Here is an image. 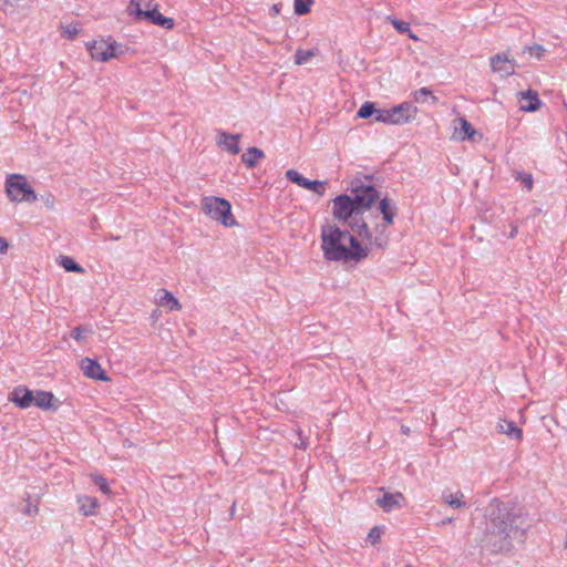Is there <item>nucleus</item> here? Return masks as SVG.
Returning a JSON list of instances; mask_svg holds the SVG:
<instances>
[{
  "mask_svg": "<svg viewBox=\"0 0 567 567\" xmlns=\"http://www.w3.org/2000/svg\"><path fill=\"white\" fill-rule=\"evenodd\" d=\"M520 515L513 512L508 504L494 499L487 511L485 544L494 551L508 550L512 540L523 535Z\"/></svg>",
  "mask_w": 567,
  "mask_h": 567,
  "instance_id": "1",
  "label": "nucleus"
},
{
  "mask_svg": "<svg viewBox=\"0 0 567 567\" xmlns=\"http://www.w3.org/2000/svg\"><path fill=\"white\" fill-rule=\"evenodd\" d=\"M321 238V248L327 260L359 262L369 255L368 246L363 247L348 230H341L337 226H324Z\"/></svg>",
  "mask_w": 567,
  "mask_h": 567,
  "instance_id": "2",
  "label": "nucleus"
},
{
  "mask_svg": "<svg viewBox=\"0 0 567 567\" xmlns=\"http://www.w3.org/2000/svg\"><path fill=\"white\" fill-rule=\"evenodd\" d=\"M353 197L349 195H339L333 199V216L338 220L348 221L351 228L357 231L359 219H361L364 210L369 209L374 200L379 197L378 190L371 186L355 187Z\"/></svg>",
  "mask_w": 567,
  "mask_h": 567,
  "instance_id": "3",
  "label": "nucleus"
},
{
  "mask_svg": "<svg viewBox=\"0 0 567 567\" xmlns=\"http://www.w3.org/2000/svg\"><path fill=\"white\" fill-rule=\"evenodd\" d=\"M202 210L212 219L219 221L225 227H233L237 224L231 214L230 203L221 197L205 196L200 202Z\"/></svg>",
  "mask_w": 567,
  "mask_h": 567,
  "instance_id": "4",
  "label": "nucleus"
},
{
  "mask_svg": "<svg viewBox=\"0 0 567 567\" xmlns=\"http://www.w3.org/2000/svg\"><path fill=\"white\" fill-rule=\"evenodd\" d=\"M6 193L8 198L13 203H34L38 196L27 177L21 174H11L6 178Z\"/></svg>",
  "mask_w": 567,
  "mask_h": 567,
  "instance_id": "5",
  "label": "nucleus"
},
{
  "mask_svg": "<svg viewBox=\"0 0 567 567\" xmlns=\"http://www.w3.org/2000/svg\"><path fill=\"white\" fill-rule=\"evenodd\" d=\"M128 14L137 21L146 20L153 24L163 27L165 29L174 28V20L172 18L164 17L157 8L152 10L142 9V0H131L127 8Z\"/></svg>",
  "mask_w": 567,
  "mask_h": 567,
  "instance_id": "6",
  "label": "nucleus"
},
{
  "mask_svg": "<svg viewBox=\"0 0 567 567\" xmlns=\"http://www.w3.org/2000/svg\"><path fill=\"white\" fill-rule=\"evenodd\" d=\"M87 50L92 59L106 62L113 58H117L124 53L123 45L116 41L109 39H100L87 43Z\"/></svg>",
  "mask_w": 567,
  "mask_h": 567,
  "instance_id": "7",
  "label": "nucleus"
},
{
  "mask_svg": "<svg viewBox=\"0 0 567 567\" xmlns=\"http://www.w3.org/2000/svg\"><path fill=\"white\" fill-rule=\"evenodd\" d=\"M417 109L409 102L401 103L389 109L391 118L390 125H402L413 121L416 116Z\"/></svg>",
  "mask_w": 567,
  "mask_h": 567,
  "instance_id": "8",
  "label": "nucleus"
},
{
  "mask_svg": "<svg viewBox=\"0 0 567 567\" xmlns=\"http://www.w3.org/2000/svg\"><path fill=\"white\" fill-rule=\"evenodd\" d=\"M357 233L360 237L367 239L371 247L384 249L389 244V236L385 234L384 229L380 230L378 235L373 236L367 223L364 221H361V224L358 225Z\"/></svg>",
  "mask_w": 567,
  "mask_h": 567,
  "instance_id": "9",
  "label": "nucleus"
},
{
  "mask_svg": "<svg viewBox=\"0 0 567 567\" xmlns=\"http://www.w3.org/2000/svg\"><path fill=\"white\" fill-rule=\"evenodd\" d=\"M80 368L86 378L100 381H109V377L102 369L101 364L93 359L83 358L80 362Z\"/></svg>",
  "mask_w": 567,
  "mask_h": 567,
  "instance_id": "10",
  "label": "nucleus"
},
{
  "mask_svg": "<svg viewBox=\"0 0 567 567\" xmlns=\"http://www.w3.org/2000/svg\"><path fill=\"white\" fill-rule=\"evenodd\" d=\"M489 62L493 72L498 73L502 76H508L515 72L514 61L509 60L504 53L493 55L489 59Z\"/></svg>",
  "mask_w": 567,
  "mask_h": 567,
  "instance_id": "11",
  "label": "nucleus"
},
{
  "mask_svg": "<svg viewBox=\"0 0 567 567\" xmlns=\"http://www.w3.org/2000/svg\"><path fill=\"white\" fill-rule=\"evenodd\" d=\"M9 401L20 409H28L33 404L34 393L25 386H17L10 392Z\"/></svg>",
  "mask_w": 567,
  "mask_h": 567,
  "instance_id": "12",
  "label": "nucleus"
},
{
  "mask_svg": "<svg viewBox=\"0 0 567 567\" xmlns=\"http://www.w3.org/2000/svg\"><path fill=\"white\" fill-rule=\"evenodd\" d=\"M240 136V134H228L224 131H218L216 142L217 145L226 152L237 155L240 151L238 145Z\"/></svg>",
  "mask_w": 567,
  "mask_h": 567,
  "instance_id": "13",
  "label": "nucleus"
},
{
  "mask_svg": "<svg viewBox=\"0 0 567 567\" xmlns=\"http://www.w3.org/2000/svg\"><path fill=\"white\" fill-rule=\"evenodd\" d=\"M405 498L402 493L395 492V493H384V495L381 498L377 499V504L384 511V512H392L393 509L401 508L404 506Z\"/></svg>",
  "mask_w": 567,
  "mask_h": 567,
  "instance_id": "14",
  "label": "nucleus"
},
{
  "mask_svg": "<svg viewBox=\"0 0 567 567\" xmlns=\"http://www.w3.org/2000/svg\"><path fill=\"white\" fill-rule=\"evenodd\" d=\"M454 137L458 141L472 140L476 134V131L473 128L471 123L464 118L460 117L454 121Z\"/></svg>",
  "mask_w": 567,
  "mask_h": 567,
  "instance_id": "15",
  "label": "nucleus"
},
{
  "mask_svg": "<svg viewBox=\"0 0 567 567\" xmlns=\"http://www.w3.org/2000/svg\"><path fill=\"white\" fill-rule=\"evenodd\" d=\"M155 301L158 306L168 307L171 310H181V302L174 297L172 292L166 289L157 290Z\"/></svg>",
  "mask_w": 567,
  "mask_h": 567,
  "instance_id": "16",
  "label": "nucleus"
},
{
  "mask_svg": "<svg viewBox=\"0 0 567 567\" xmlns=\"http://www.w3.org/2000/svg\"><path fill=\"white\" fill-rule=\"evenodd\" d=\"M497 431L511 439L520 442L523 440V431L513 421L502 420L497 424Z\"/></svg>",
  "mask_w": 567,
  "mask_h": 567,
  "instance_id": "17",
  "label": "nucleus"
},
{
  "mask_svg": "<svg viewBox=\"0 0 567 567\" xmlns=\"http://www.w3.org/2000/svg\"><path fill=\"white\" fill-rule=\"evenodd\" d=\"M442 499L444 504L455 509H461L466 506L465 495L461 491H456L454 493H443Z\"/></svg>",
  "mask_w": 567,
  "mask_h": 567,
  "instance_id": "18",
  "label": "nucleus"
},
{
  "mask_svg": "<svg viewBox=\"0 0 567 567\" xmlns=\"http://www.w3.org/2000/svg\"><path fill=\"white\" fill-rule=\"evenodd\" d=\"M265 157V153L258 147H249L241 155V161L247 167L252 168L257 163Z\"/></svg>",
  "mask_w": 567,
  "mask_h": 567,
  "instance_id": "19",
  "label": "nucleus"
},
{
  "mask_svg": "<svg viewBox=\"0 0 567 567\" xmlns=\"http://www.w3.org/2000/svg\"><path fill=\"white\" fill-rule=\"evenodd\" d=\"M78 503L80 504V512L85 516L94 515L99 507L97 499L86 495L79 496Z\"/></svg>",
  "mask_w": 567,
  "mask_h": 567,
  "instance_id": "20",
  "label": "nucleus"
},
{
  "mask_svg": "<svg viewBox=\"0 0 567 567\" xmlns=\"http://www.w3.org/2000/svg\"><path fill=\"white\" fill-rule=\"evenodd\" d=\"M522 101H527L526 104L520 105V110L525 112H534L539 109L540 100L536 92L527 91L522 93Z\"/></svg>",
  "mask_w": 567,
  "mask_h": 567,
  "instance_id": "21",
  "label": "nucleus"
},
{
  "mask_svg": "<svg viewBox=\"0 0 567 567\" xmlns=\"http://www.w3.org/2000/svg\"><path fill=\"white\" fill-rule=\"evenodd\" d=\"M54 395L48 391H37L34 394L33 404L42 410H49L52 408Z\"/></svg>",
  "mask_w": 567,
  "mask_h": 567,
  "instance_id": "22",
  "label": "nucleus"
},
{
  "mask_svg": "<svg viewBox=\"0 0 567 567\" xmlns=\"http://www.w3.org/2000/svg\"><path fill=\"white\" fill-rule=\"evenodd\" d=\"M380 212L383 215V219L385 221V227L391 225L394 219V207L391 205V202L389 198H383L380 200Z\"/></svg>",
  "mask_w": 567,
  "mask_h": 567,
  "instance_id": "23",
  "label": "nucleus"
},
{
  "mask_svg": "<svg viewBox=\"0 0 567 567\" xmlns=\"http://www.w3.org/2000/svg\"><path fill=\"white\" fill-rule=\"evenodd\" d=\"M60 265L66 270L71 272L83 274L85 270L82 266L75 262V260L69 256H62L60 260Z\"/></svg>",
  "mask_w": 567,
  "mask_h": 567,
  "instance_id": "24",
  "label": "nucleus"
},
{
  "mask_svg": "<svg viewBox=\"0 0 567 567\" xmlns=\"http://www.w3.org/2000/svg\"><path fill=\"white\" fill-rule=\"evenodd\" d=\"M23 501L25 502V507L22 509L24 515L34 516L39 513V498L32 502L30 494H25Z\"/></svg>",
  "mask_w": 567,
  "mask_h": 567,
  "instance_id": "25",
  "label": "nucleus"
},
{
  "mask_svg": "<svg viewBox=\"0 0 567 567\" xmlns=\"http://www.w3.org/2000/svg\"><path fill=\"white\" fill-rule=\"evenodd\" d=\"M302 188H306V189H309V190H312L313 193L318 194V195H323L324 190H326V182H321V181H310V179H306L305 183L301 185Z\"/></svg>",
  "mask_w": 567,
  "mask_h": 567,
  "instance_id": "26",
  "label": "nucleus"
},
{
  "mask_svg": "<svg viewBox=\"0 0 567 567\" xmlns=\"http://www.w3.org/2000/svg\"><path fill=\"white\" fill-rule=\"evenodd\" d=\"M315 55L313 50H302L298 49L295 53V63L297 65L306 64L310 61V59Z\"/></svg>",
  "mask_w": 567,
  "mask_h": 567,
  "instance_id": "27",
  "label": "nucleus"
},
{
  "mask_svg": "<svg viewBox=\"0 0 567 567\" xmlns=\"http://www.w3.org/2000/svg\"><path fill=\"white\" fill-rule=\"evenodd\" d=\"M374 113H375V106H374V103L372 102H364L358 113H357V116L360 117V118H369L371 116H374Z\"/></svg>",
  "mask_w": 567,
  "mask_h": 567,
  "instance_id": "28",
  "label": "nucleus"
},
{
  "mask_svg": "<svg viewBox=\"0 0 567 567\" xmlns=\"http://www.w3.org/2000/svg\"><path fill=\"white\" fill-rule=\"evenodd\" d=\"M312 3L313 0H295V13L299 16L308 13L311 9Z\"/></svg>",
  "mask_w": 567,
  "mask_h": 567,
  "instance_id": "29",
  "label": "nucleus"
},
{
  "mask_svg": "<svg viewBox=\"0 0 567 567\" xmlns=\"http://www.w3.org/2000/svg\"><path fill=\"white\" fill-rule=\"evenodd\" d=\"M91 478L99 486L100 491L103 494L109 495L111 493V489L107 484V480L105 477H103L102 475H99V474H91Z\"/></svg>",
  "mask_w": 567,
  "mask_h": 567,
  "instance_id": "30",
  "label": "nucleus"
},
{
  "mask_svg": "<svg viewBox=\"0 0 567 567\" xmlns=\"http://www.w3.org/2000/svg\"><path fill=\"white\" fill-rule=\"evenodd\" d=\"M514 177L519 181L527 190L533 188V176L524 172H515Z\"/></svg>",
  "mask_w": 567,
  "mask_h": 567,
  "instance_id": "31",
  "label": "nucleus"
},
{
  "mask_svg": "<svg viewBox=\"0 0 567 567\" xmlns=\"http://www.w3.org/2000/svg\"><path fill=\"white\" fill-rule=\"evenodd\" d=\"M374 122L383 123L390 125L391 118L389 114V109H375L374 113Z\"/></svg>",
  "mask_w": 567,
  "mask_h": 567,
  "instance_id": "32",
  "label": "nucleus"
},
{
  "mask_svg": "<svg viewBox=\"0 0 567 567\" xmlns=\"http://www.w3.org/2000/svg\"><path fill=\"white\" fill-rule=\"evenodd\" d=\"M426 96H431L434 103L437 101L436 96H434L432 91L427 87H421L413 93V97L416 102H423Z\"/></svg>",
  "mask_w": 567,
  "mask_h": 567,
  "instance_id": "33",
  "label": "nucleus"
},
{
  "mask_svg": "<svg viewBox=\"0 0 567 567\" xmlns=\"http://www.w3.org/2000/svg\"><path fill=\"white\" fill-rule=\"evenodd\" d=\"M286 177L297 184L298 186L301 187V185L305 183V181L307 179L306 177H303L298 171L296 169H288L286 172Z\"/></svg>",
  "mask_w": 567,
  "mask_h": 567,
  "instance_id": "34",
  "label": "nucleus"
},
{
  "mask_svg": "<svg viewBox=\"0 0 567 567\" xmlns=\"http://www.w3.org/2000/svg\"><path fill=\"white\" fill-rule=\"evenodd\" d=\"M390 21L398 32H400V33L410 32V23L409 22L392 19V18L390 19Z\"/></svg>",
  "mask_w": 567,
  "mask_h": 567,
  "instance_id": "35",
  "label": "nucleus"
},
{
  "mask_svg": "<svg viewBox=\"0 0 567 567\" xmlns=\"http://www.w3.org/2000/svg\"><path fill=\"white\" fill-rule=\"evenodd\" d=\"M79 31L78 24H68L63 27L62 34L68 39H74Z\"/></svg>",
  "mask_w": 567,
  "mask_h": 567,
  "instance_id": "36",
  "label": "nucleus"
},
{
  "mask_svg": "<svg viewBox=\"0 0 567 567\" xmlns=\"http://www.w3.org/2000/svg\"><path fill=\"white\" fill-rule=\"evenodd\" d=\"M526 50L528 51V53L532 56H535L538 60L542 59L545 53L544 47L539 45V44H534L532 47H528Z\"/></svg>",
  "mask_w": 567,
  "mask_h": 567,
  "instance_id": "37",
  "label": "nucleus"
},
{
  "mask_svg": "<svg viewBox=\"0 0 567 567\" xmlns=\"http://www.w3.org/2000/svg\"><path fill=\"white\" fill-rule=\"evenodd\" d=\"M380 537H381V529L378 526L373 527L368 534V539H370L372 544H375L377 542H379Z\"/></svg>",
  "mask_w": 567,
  "mask_h": 567,
  "instance_id": "38",
  "label": "nucleus"
},
{
  "mask_svg": "<svg viewBox=\"0 0 567 567\" xmlns=\"http://www.w3.org/2000/svg\"><path fill=\"white\" fill-rule=\"evenodd\" d=\"M71 337L73 339H75L76 341H82L84 340V336H83V330L81 327H75L72 331H71Z\"/></svg>",
  "mask_w": 567,
  "mask_h": 567,
  "instance_id": "39",
  "label": "nucleus"
},
{
  "mask_svg": "<svg viewBox=\"0 0 567 567\" xmlns=\"http://www.w3.org/2000/svg\"><path fill=\"white\" fill-rule=\"evenodd\" d=\"M158 8L157 3L154 0H142V9L143 10H152Z\"/></svg>",
  "mask_w": 567,
  "mask_h": 567,
  "instance_id": "40",
  "label": "nucleus"
},
{
  "mask_svg": "<svg viewBox=\"0 0 567 567\" xmlns=\"http://www.w3.org/2000/svg\"><path fill=\"white\" fill-rule=\"evenodd\" d=\"M8 243L4 238L0 237V255H6L8 251Z\"/></svg>",
  "mask_w": 567,
  "mask_h": 567,
  "instance_id": "41",
  "label": "nucleus"
},
{
  "mask_svg": "<svg viewBox=\"0 0 567 567\" xmlns=\"http://www.w3.org/2000/svg\"><path fill=\"white\" fill-rule=\"evenodd\" d=\"M279 12H280L279 6L278 4H274L271 7V14H278Z\"/></svg>",
  "mask_w": 567,
  "mask_h": 567,
  "instance_id": "42",
  "label": "nucleus"
},
{
  "mask_svg": "<svg viewBox=\"0 0 567 567\" xmlns=\"http://www.w3.org/2000/svg\"><path fill=\"white\" fill-rule=\"evenodd\" d=\"M401 432L404 434V435H409L410 434V427L406 426V425H402L401 426Z\"/></svg>",
  "mask_w": 567,
  "mask_h": 567,
  "instance_id": "43",
  "label": "nucleus"
},
{
  "mask_svg": "<svg viewBox=\"0 0 567 567\" xmlns=\"http://www.w3.org/2000/svg\"><path fill=\"white\" fill-rule=\"evenodd\" d=\"M517 233H518V228H517L516 226H515V227H513V228H512V231H511V234H509V237H511V238H514V237L517 235Z\"/></svg>",
  "mask_w": 567,
  "mask_h": 567,
  "instance_id": "44",
  "label": "nucleus"
},
{
  "mask_svg": "<svg viewBox=\"0 0 567 567\" xmlns=\"http://www.w3.org/2000/svg\"><path fill=\"white\" fill-rule=\"evenodd\" d=\"M406 33L409 34V38H410V39H412V40H414V41H417V40H419L417 35H416V34H414L411 30H410V32H406Z\"/></svg>",
  "mask_w": 567,
  "mask_h": 567,
  "instance_id": "45",
  "label": "nucleus"
},
{
  "mask_svg": "<svg viewBox=\"0 0 567 567\" xmlns=\"http://www.w3.org/2000/svg\"><path fill=\"white\" fill-rule=\"evenodd\" d=\"M453 522V519L451 517L449 518H445L444 520H442V525H447V524H451Z\"/></svg>",
  "mask_w": 567,
  "mask_h": 567,
  "instance_id": "46",
  "label": "nucleus"
},
{
  "mask_svg": "<svg viewBox=\"0 0 567 567\" xmlns=\"http://www.w3.org/2000/svg\"><path fill=\"white\" fill-rule=\"evenodd\" d=\"M47 206L52 208L53 207V202L47 200Z\"/></svg>",
  "mask_w": 567,
  "mask_h": 567,
  "instance_id": "47",
  "label": "nucleus"
},
{
  "mask_svg": "<svg viewBox=\"0 0 567 567\" xmlns=\"http://www.w3.org/2000/svg\"><path fill=\"white\" fill-rule=\"evenodd\" d=\"M110 238H111L112 240H118V239H120V237H118V236H111Z\"/></svg>",
  "mask_w": 567,
  "mask_h": 567,
  "instance_id": "48",
  "label": "nucleus"
},
{
  "mask_svg": "<svg viewBox=\"0 0 567 567\" xmlns=\"http://www.w3.org/2000/svg\"><path fill=\"white\" fill-rule=\"evenodd\" d=\"M299 447H302V449H306V445L303 444V442L300 443V445H298Z\"/></svg>",
  "mask_w": 567,
  "mask_h": 567,
  "instance_id": "49",
  "label": "nucleus"
},
{
  "mask_svg": "<svg viewBox=\"0 0 567 567\" xmlns=\"http://www.w3.org/2000/svg\"><path fill=\"white\" fill-rule=\"evenodd\" d=\"M565 548L567 549V533H566V538H565Z\"/></svg>",
  "mask_w": 567,
  "mask_h": 567,
  "instance_id": "50",
  "label": "nucleus"
},
{
  "mask_svg": "<svg viewBox=\"0 0 567 567\" xmlns=\"http://www.w3.org/2000/svg\"><path fill=\"white\" fill-rule=\"evenodd\" d=\"M230 513H231V514H233V513H235V504L233 505V507H231V512H230Z\"/></svg>",
  "mask_w": 567,
  "mask_h": 567,
  "instance_id": "51",
  "label": "nucleus"
},
{
  "mask_svg": "<svg viewBox=\"0 0 567 567\" xmlns=\"http://www.w3.org/2000/svg\"><path fill=\"white\" fill-rule=\"evenodd\" d=\"M405 567H411L410 565H406Z\"/></svg>",
  "mask_w": 567,
  "mask_h": 567,
  "instance_id": "52",
  "label": "nucleus"
}]
</instances>
